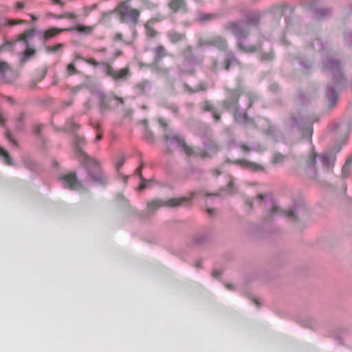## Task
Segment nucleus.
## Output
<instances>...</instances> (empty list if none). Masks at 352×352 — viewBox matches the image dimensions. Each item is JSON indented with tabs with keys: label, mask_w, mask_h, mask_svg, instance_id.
Masks as SVG:
<instances>
[{
	"label": "nucleus",
	"mask_w": 352,
	"mask_h": 352,
	"mask_svg": "<svg viewBox=\"0 0 352 352\" xmlns=\"http://www.w3.org/2000/svg\"><path fill=\"white\" fill-rule=\"evenodd\" d=\"M63 185L65 188L72 190H77L82 187V183L78 179L76 173H69L61 177Z\"/></svg>",
	"instance_id": "nucleus-9"
},
{
	"label": "nucleus",
	"mask_w": 352,
	"mask_h": 352,
	"mask_svg": "<svg viewBox=\"0 0 352 352\" xmlns=\"http://www.w3.org/2000/svg\"><path fill=\"white\" fill-rule=\"evenodd\" d=\"M96 52H100V53H105L107 52V48L101 47L100 49L96 50Z\"/></svg>",
	"instance_id": "nucleus-63"
},
{
	"label": "nucleus",
	"mask_w": 352,
	"mask_h": 352,
	"mask_svg": "<svg viewBox=\"0 0 352 352\" xmlns=\"http://www.w3.org/2000/svg\"><path fill=\"white\" fill-rule=\"evenodd\" d=\"M167 36L170 41L173 44L182 41L186 37V34L184 33L177 32L175 31L168 32Z\"/></svg>",
	"instance_id": "nucleus-19"
},
{
	"label": "nucleus",
	"mask_w": 352,
	"mask_h": 352,
	"mask_svg": "<svg viewBox=\"0 0 352 352\" xmlns=\"http://www.w3.org/2000/svg\"><path fill=\"white\" fill-rule=\"evenodd\" d=\"M245 202H246L247 205L250 207V208H252V204H253V203H252V201H250V199H247V200L245 201Z\"/></svg>",
	"instance_id": "nucleus-64"
},
{
	"label": "nucleus",
	"mask_w": 352,
	"mask_h": 352,
	"mask_svg": "<svg viewBox=\"0 0 352 352\" xmlns=\"http://www.w3.org/2000/svg\"><path fill=\"white\" fill-rule=\"evenodd\" d=\"M189 199L187 197L171 198L169 199H154L147 202L144 213L146 215H153L162 207H178L187 203Z\"/></svg>",
	"instance_id": "nucleus-2"
},
{
	"label": "nucleus",
	"mask_w": 352,
	"mask_h": 352,
	"mask_svg": "<svg viewBox=\"0 0 352 352\" xmlns=\"http://www.w3.org/2000/svg\"><path fill=\"white\" fill-rule=\"evenodd\" d=\"M157 121H158L159 124L162 126H163V127H166L167 126V124L166 122V120L163 118H159Z\"/></svg>",
	"instance_id": "nucleus-50"
},
{
	"label": "nucleus",
	"mask_w": 352,
	"mask_h": 352,
	"mask_svg": "<svg viewBox=\"0 0 352 352\" xmlns=\"http://www.w3.org/2000/svg\"><path fill=\"white\" fill-rule=\"evenodd\" d=\"M221 272L220 271H218V270H214L213 272H212V276L214 278H219L221 275Z\"/></svg>",
	"instance_id": "nucleus-59"
},
{
	"label": "nucleus",
	"mask_w": 352,
	"mask_h": 352,
	"mask_svg": "<svg viewBox=\"0 0 352 352\" xmlns=\"http://www.w3.org/2000/svg\"><path fill=\"white\" fill-rule=\"evenodd\" d=\"M164 139L167 142L168 146L172 142H175L188 156H196L202 159L210 157V155L206 150L199 149L195 151L192 146H188L186 143L185 138L179 135H170L168 133H165L164 135Z\"/></svg>",
	"instance_id": "nucleus-3"
},
{
	"label": "nucleus",
	"mask_w": 352,
	"mask_h": 352,
	"mask_svg": "<svg viewBox=\"0 0 352 352\" xmlns=\"http://www.w3.org/2000/svg\"><path fill=\"white\" fill-rule=\"evenodd\" d=\"M143 167H144V162L142 160H141L139 166L135 170V174L140 177V179L141 181L146 182V179L143 177L142 174V170Z\"/></svg>",
	"instance_id": "nucleus-36"
},
{
	"label": "nucleus",
	"mask_w": 352,
	"mask_h": 352,
	"mask_svg": "<svg viewBox=\"0 0 352 352\" xmlns=\"http://www.w3.org/2000/svg\"><path fill=\"white\" fill-rule=\"evenodd\" d=\"M92 126L98 131H100V124L98 122H91Z\"/></svg>",
	"instance_id": "nucleus-54"
},
{
	"label": "nucleus",
	"mask_w": 352,
	"mask_h": 352,
	"mask_svg": "<svg viewBox=\"0 0 352 352\" xmlns=\"http://www.w3.org/2000/svg\"><path fill=\"white\" fill-rule=\"evenodd\" d=\"M232 62L239 63L238 59L235 57L233 54H231L228 58H227L224 61V68L226 70L230 69V65Z\"/></svg>",
	"instance_id": "nucleus-28"
},
{
	"label": "nucleus",
	"mask_w": 352,
	"mask_h": 352,
	"mask_svg": "<svg viewBox=\"0 0 352 352\" xmlns=\"http://www.w3.org/2000/svg\"><path fill=\"white\" fill-rule=\"evenodd\" d=\"M6 138L10 142V144H13L15 146H18L16 140L14 138L12 133L10 131H7L6 132Z\"/></svg>",
	"instance_id": "nucleus-38"
},
{
	"label": "nucleus",
	"mask_w": 352,
	"mask_h": 352,
	"mask_svg": "<svg viewBox=\"0 0 352 352\" xmlns=\"http://www.w3.org/2000/svg\"><path fill=\"white\" fill-rule=\"evenodd\" d=\"M64 47V44L63 43H58L55 45H53V46H46L45 47V51L47 52V53H52V52H55L58 50H60L61 49H63Z\"/></svg>",
	"instance_id": "nucleus-31"
},
{
	"label": "nucleus",
	"mask_w": 352,
	"mask_h": 352,
	"mask_svg": "<svg viewBox=\"0 0 352 352\" xmlns=\"http://www.w3.org/2000/svg\"><path fill=\"white\" fill-rule=\"evenodd\" d=\"M148 9H155L158 7V3L152 0H140Z\"/></svg>",
	"instance_id": "nucleus-32"
},
{
	"label": "nucleus",
	"mask_w": 352,
	"mask_h": 352,
	"mask_svg": "<svg viewBox=\"0 0 352 352\" xmlns=\"http://www.w3.org/2000/svg\"><path fill=\"white\" fill-rule=\"evenodd\" d=\"M97 8V4H93L91 6H85L83 8V15L85 17H87L89 16V14H90V12L91 11H93L94 10L96 9Z\"/></svg>",
	"instance_id": "nucleus-37"
},
{
	"label": "nucleus",
	"mask_w": 352,
	"mask_h": 352,
	"mask_svg": "<svg viewBox=\"0 0 352 352\" xmlns=\"http://www.w3.org/2000/svg\"><path fill=\"white\" fill-rule=\"evenodd\" d=\"M327 96L329 98L331 106H333L336 104L338 99V94L336 92L335 89L332 87L328 88L327 91Z\"/></svg>",
	"instance_id": "nucleus-21"
},
{
	"label": "nucleus",
	"mask_w": 352,
	"mask_h": 352,
	"mask_svg": "<svg viewBox=\"0 0 352 352\" xmlns=\"http://www.w3.org/2000/svg\"><path fill=\"white\" fill-rule=\"evenodd\" d=\"M34 34V30H28L22 32L21 34L18 35L17 40L18 41H23L28 45V39L30 38L32 35Z\"/></svg>",
	"instance_id": "nucleus-25"
},
{
	"label": "nucleus",
	"mask_w": 352,
	"mask_h": 352,
	"mask_svg": "<svg viewBox=\"0 0 352 352\" xmlns=\"http://www.w3.org/2000/svg\"><path fill=\"white\" fill-rule=\"evenodd\" d=\"M212 116H213L215 121L218 122L220 120L221 116L216 111H212Z\"/></svg>",
	"instance_id": "nucleus-51"
},
{
	"label": "nucleus",
	"mask_w": 352,
	"mask_h": 352,
	"mask_svg": "<svg viewBox=\"0 0 352 352\" xmlns=\"http://www.w3.org/2000/svg\"><path fill=\"white\" fill-rule=\"evenodd\" d=\"M0 157H2L4 163L7 165L12 166L13 165V161L10 156L9 153L4 150L3 148L0 146Z\"/></svg>",
	"instance_id": "nucleus-23"
},
{
	"label": "nucleus",
	"mask_w": 352,
	"mask_h": 352,
	"mask_svg": "<svg viewBox=\"0 0 352 352\" xmlns=\"http://www.w3.org/2000/svg\"><path fill=\"white\" fill-rule=\"evenodd\" d=\"M114 98L118 100L120 104H124V100L123 98H120V97H118V96H115Z\"/></svg>",
	"instance_id": "nucleus-62"
},
{
	"label": "nucleus",
	"mask_w": 352,
	"mask_h": 352,
	"mask_svg": "<svg viewBox=\"0 0 352 352\" xmlns=\"http://www.w3.org/2000/svg\"><path fill=\"white\" fill-rule=\"evenodd\" d=\"M52 2L55 4L60 5L62 6L64 5L61 0H52Z\"/></svg>",
	"instance_id": "nucleus-61"
},
{
	"label": "nucleus",
	"mask_w": 352,
	"mask_h": 352,
	"mask_svg": "<svg viewBox=\"0 0 352 352\" xmlns=\"http://www.w3.org/2000/svg\"><path fill=\"white\" fill-rule=\"evenodd\" d=\"M82 60H83L84 62L89 64V65H91L94 67H97L99 65V63H98L94 58H82Z\"/></svg>",
	"instance_id": "nucleus-40"
},
{
	"label": "nucleus",
	"mask_w": 352,
	"mask_h": 352,
	"mask_svg": "<svg viewBox=\"0 0 352 352\" xmlns=\"http://www.w3.org/2000/svg\"><path fill=\"white\" fill-rule=\"evenodd\" d=\"M154 62L158 63L163 58L168 56L166 48L159 45L154 49Z\"/></svg>",
	"instance_id": "nucleus-18"
},
{
	"label": "nucleus",
	"mask_w": 352,
	"mask_h": 352,
	"mask_svg": "<svg viewBox=\"0 0 352 352\" xmlns=\"http://www.w3.org/2000/svg\"><path fill=\"white\" fill-rule=\"evenodd\" d=\"M86 143L85 138L76 137L74 146V153L76 157L82 162L89 159L90 157L81 148V146Z\"/></svg>",
	"instance_id": "nucleus-11"
},
{
	"label": "nucleus",
	"mask_w": 352,
	"mask_h": 352,
	"mask_svg": "<svg viewBox=\"0 0 352 352\" xmlns=\"http://www.w3.org/2000/svg\"><path fill=\"white\" fill-rule=\"evenodd\" d=\"M207 213L210 216H214L217 214V210L214 208H208L206 210Z\"/></svg>",
	"instance_id": "nucleus-49"
},
{
	"label": "nucleus",
	"mask_w": 352,
	"mask_h": 352,
	"mask_svg": "<svg viewBox=\"0 0 352 352\" xmlns=\"http://www.w3.org/2000/svg\"><path fill=\"white\" fill-rule=\"evenodd\" d=\"M35 54V50L34 49L27 47L26 50L24 52V56L26 58H29Z\"/></svg>",
	"instance_id": "nucleus-42"
},
{
	"label": "nucleus",
	"mask_w": 352,
	"mask_h": 352,
	"mask_svg": "<svg viewBox=\"0 0 352 352\" xmlns=\"http://www.w3.org/2000/svg\"><path fill=\"white\" fill-rule=\"evenodd\" d=\"M148 182V180H146V182L141 181V182H140V184L139 185V189L140 190L144 189L146 188V184H147Z\"/></svg>",
	"instance_id": "nucleus-57"
},
{
	"label": "nucleus",
	"mask_w": 352,
	"mask_h": 352,
	"mask_svg": "<svg viewBox=\"0 0 352 352\" xmlns=\"http://www.w3.org/2000/svg\"><path fill=\"white\" fill-rule=\"evenodd\" d=\"M201 107L204 111H213V105L208 100L204 101L201 104Z\"/></svg>",
	"instance_id": "nucleus-33"
},
{
	"label": "nucleus",
	"mask_w": 352,
	"mask_h": 352,
	"mask_svg": "<svg viewBox=\"0 0 352 352\" xmlns=\"http://www.w3.org/2000/svg\"><path fill=\"white\" fill-rule=\"evenodd\" d=\"M73 31H78L80 33H84L86 34H91L94 31L93 26H84V25H78L76 28H72Z\"/></svg>",
	"instance_id": "nucleus-24"
},
{
	"label": "nucleus",
	"mask_w": 352,
	"mask_h": 352,
	"mask_svg": "<svg viewBox=\"0 0 352 352\" xmlns=\"http://www.w3.org/2000/svg\"><path fill=\"white\" fill-rule=\"evenodd\" d=\"M341 149V146H336L333 148V151H335V153H333L332 151L327 154L322 155L320 156V158L322 161V164L324 166L331 168L333 166L334 162L336 160V153H338Z\"/></svg>",
	"instance_id": "nucleus-12"
},
{
	"label": "nucleus",
	"mask_w": 352,
	"mask_h": 352,
	"mask_svg": "<svg viewBox=\"0 0 352 352\" xmlns=\"http://www.w3.org/2000/svg\"><path fill=\"white\" fill-rule=\"evenodd\" d=\"M228 98L223 102V107L227 110L232 109L235 111L234 119L239 123H245L248 120V115H243L236 113L239 109V98L241 95L240 89H228Z\"/></svg>",
	"instance_id": "nucleus-4"
},
{
	"label": "nucleus",
	"mask_w": 352,
	"mask_h": 352,
	"mask_svg": "<svg viewBox=\"0 0 352 352\" xmlns=\"http://www.w3.org/2000/svg\"><path fill=\"white\" fill-rule=\"evenodd\" d=\"M225 29L232 32L238 38L237 46L238 48L247 53L255 52L258 49L254 45L245 47L243 45L241 38H245L248 35V32L244 30L241 25L236 22H230L225 25Z\"/></svg>",
	"instance_id": "nucleus-7"
},
{
	"label": "nucleus",
	"mask_w": 352,
	"mask_h": 352,
	"mask_svg": "<svg viewBox=\"0 0 352 352\" xmlns=\"http://www.w3.org/2000/svg\"><path fill=\"white\" fill-rule=\"evenodd\" d=\"M114 40L115 41H122V35L120 32H117L114 35Z\"/></svg>",
	"instance_id": "nucleus-53"
},
{
	"label": "nucleus",
	"mask_w": 352,
	"mask_h": 352,
	"mask_svg": "<svg viewBox=\"0 0 352 352\" xmlns=\"http://www.w3.org/2000/svg\"><path fill=\"white\" fill-rule=\"evenodd\" d=\"M214 17V14H201L199 15V19L202 21L210 20Z\"/></svg>",
	"instance_id": "nucleus-41"
},
{
	"label": "nucleus",
	"mask_w": 352,
	"mask_h": 352,
	"mask_svg": "<svg viewBox=\"0 0 352 352\" xmlns=\"http://www.w3.org/2000/svg\"><path fill=\"white\" fill-rule=\"evenodd\" d=\"M122 54V52L121 50H116L114 53V58H116L118 56Z\"/></svg>",
	"instance_id": "nucleus-60"
},
{
	"label": "nucleus",
	"mask_w": 352,
	"mask_h": 352,
	"mask_svg": "<svg viewBox=\"0 0 352 352\" xmlns=\"http://www.w3.org/2000/svg\"><path fill=\"white\" fill-rule=\"evenodd\" d=\"M325 68L331 70L334 75L336 74L339 75V76H334L336 78L335 82L338 85L342 82L343 76L340 72V63L338 61L335 60H327L325 63Z\"/></svg>",
	"instance_id": "nucleus-10"
},
{
	"label": "nucleus",
	"mask_w": 352,
	"mask_h": 352,
	"mask_svg": "<svg viewBox=\"0 0 352 352\" xmlns=\"http://www.w3.org/2000/svg\"><path fill=\"white\" fill-rule=\"evenodd\" d=\"M157 22L155 19H151L144 24L146 34L149 38H154L158 35V32L154 28V24Z\"/></svg>",
	"instance_id": "nucleus-16"
},
{
	"label": "nucleus",
	"mask_w": 352,
	"mask_h": 352,
	"mask_svg": "<svg viewBox=\"0 0 352 352\" xmlns=\"http://www.w3.org/2000/svg\"><path fill=\"white\" fill-rule=\"evenodd\" d=\"M67 127H68V129H72V130L78 129H79V127H80V126H79L78 124H76L74 122V120H69V121L67 122Z\"/></svg>",
	"instance_id": "nucleus-43"
},
{
	"label": "nucleus",
	"mask_w": 352,
	"mask_h": 352,
	"mask_svg": "<svg viewBox=\"0 0 352 352\" xmlns=\"http://www.w3.org/2000/svg\"><path fill=\"white\" fill-rule=\"evenodd\" d=\"M168 8L174 12L180 10L187 11V6L184 0H170L168 3Z\"/></svg>",
	"instance_id": "nucleus-17"
},
{
	"label": "nucleus",
	"mask_w": 352,
	"mask_h": 352,
	"mask_svg": "<svg viewBox=\"0 0 352 352\" xmlns=\"http://www.w3.org/2000/svg\"><path fill=\"white\" fill-rule=\"evenodd\" d=\"M317 154L315 152L310 153L308 159L307 160L306 164L309 167L314 166L316 163Z\"/></svg>",
	"instance_id": "nucleus-30"
},
{
	"label": "nucleus",
	"mask_w": 352,
	"mask_h": 352,
	"mask_svg": "<svg viewBox=\"0 0 352 352\" xmlns=\"http://www.w3.org/2000/svg\"><path fill=\"white\" fill-rule=\"evenodd\" d=\"M6 118L5 117V115L3 112V111H1L0 109V123L1 124H4L6 123Z\"/></svg>",
	"instance_id": "nucleus-47"
},
{
	"label": "nucleus",
	"mask_w": 352,
	"mask_h": 352,
	"mask_svg": "<svg viewBox=\"0 0 352 352\" xmlns=\"http://www.w3.org/2000/svg\"><path fill=\"white\" fill-rule=\"evenodd\" d=\"M272 58H273V55L271 53H263L261 55V60H272Z\"/></svg>",
	"instance_id": "nucleus-45"
},
{
	"label": "nucleus",
	"mask_w": 352,
	"mask_h": 352,
	"mask_svg": "<svg viewBox=\"0 0 352 352\" xmlns=\"http://www.w3.org/2000/svg\"><path fill=\"white\" fill-rule=\"evenodd\" d=\"M25 6L24 3L21 1H17L15 4V7L16 9H22Z\"/></svg>",
	"instance_id": "nucleus-56"
},
{
	"label": "nucleus",
	"mask_w": 352,
	"mask_h": 352,
	"mask_svg": "<svg viewBox=\"0 0 352 352\" xmlns=\"http://www.w3.org/2000/svg\"><path fill=\"white\" fill-rule=\"evenodd\" d=\"M235 164L241 166L242 168L250 170L252 171H261L263 170V167L256 163L248 161L246 160H238Z\"/></svg>",
	"instance_id": "nucleus-13"
},
{
	"label": "nucleus",
	"mask_w": 352,
	"mask_h": 352,
	"mask_svg": "<svg viewBox=\"0 0 352 352\" xmlns=\"http://www.w3.org/2000/svg\"><path fill=\"white\" fill-rule=\"evenodd\" d=\"M184 87L185 90L190 94L197 93L201 91H206L207 89L206 82L203 81L199 82L197 86H196L195 88L190 87L186 83L184 84Z\"/></svg>",
	"instance_id": "nucleus-20"
},
{
	"label": "nucleus",
	"mask_w": 352,
	"mask_h": 352,
	"mask_svg": "<svg viewBox=\"0 0 352 352\" xmlns=\"http://www.w3.org/2000/svg\"><path fill=\"white\" fill-rule=\"evenodd\" d=\"M285 158H286L285 155L280 154L279 153H276L273 155L272 159V162L274 164H280L284 162Z\"/></svg>",
	"instance_id": "nucleus-27"
},
{
	"label": "nucleus",
	"mask_w": 352,
	"mask_h": 352,
	"mask_svg": "<svg viewBox=\"0 0 352 352\" xmlns=\"http://www.w3.org/2000/svg\"><path fill=\"white\" fill-rule=\"evenodd\" d=\"M257 202L261 207L266 210L264 219L266 221L272 219L276 216H283L290 220H295V211L294 210H284L278 207L271 195H259Z\"/></svg>",
	"instance_id": "nucleus-1"
},
{
	"label": "nucleus",
	"mask_w": 352,
	"mask_h": 352,
	"mask_svg": "<svg viewBox=\"0 0 352 352\" xmlns=\"http://www.w3.org/2000/svg\"><path fill=\"white\" fill-rule=\"evenodd\" d=\"M102 65L104 67L105 73L107 76L112 78L114 80L126 79L130 74V70L128 67L115 70L113 67L108 63H102Z\"/></svg>",
	"instance_id": "nucleus-8"
},
{
	"label": "nucleus",
	"mask_w": 352,
	"mask_h": 352,
	"mask_svg": "<svg viewBox=\"0 0 352 352\" xmlns=\"http://www.w3.org/2000/svg\"><path fill=\"white\" fill-rule=\"evenodd\" d=\"M125 157L122 154H120L118 156L116 162V168L118 171L119 169L122 166L125 162Z\"/></svg>",
	"instance_id": "nucleus-35"
},
{
	"label": "nucleus",
	"mask_w": 352,
	"mask_h": 352,
	"mask_svg": "<svg viewBox=\"0 0 352 352\" xmlns=\"http://www.w3.org/2000/svg\"><path fill=\"white\" fill-rule=\"evenodd\" d=\"M207 44L215 46L221 50H225L228 46L226 39L221 36L212 37L207 41Z\"/></svg>",
	"instance_id": "nucleus-15"
},
{
	"label": "nucleus",
	"mask_w": 352,
	"mask_h": 352,
	"mask_svg": "<svg viewBox=\"0 0 352 352\" xmlns=\"http://www.w3.org/2000/svg\"><path fill=\"white\" fill-rule=\"evenodd\" d=\"M6 67L7 65L6 63L0 62V74H1L4 72Z\"/></svg>",
	"instance_id": "nucleus-55"
},
{
	"label": "nucleus",
	"mask_w": 352,
	"mask_h": 352,
	"mask_svg": "<svg viewBox=\"0 0 352 352\" xmlns=\"http://www.w3.org/2000/svg\"><path fill=\"white\" fill-rule=\"evenodd\" d=\"M56 19H76L78 18V15L74 12H65L60 15L54 16Z\"/></svg>",
	"instance_id": "nucleus-29"
},
{
	"label": "nucleus",
	"mask_w": 352,
	"mask_h": 352,
	"mask_svg": "<svg viewBox=\"0 0 352 352\" xmlns=\"http://www.w3.org/2000/svg\"><path fill=\"white\" fill-rule=\"evenodd\" d=\"M25 23V21L24 20L19 19V20H10L8 23L10 25H14L22 24V23Z\"/></svg>",
	"instance_id": "nucleus-46"
},
{
	"label": "nucleus",
	"mask_w": 352,
	"mask_h": 352,
	"mask_svg": "<svg viewBox=\"0 0 352 352\" xmlns=\"http://www.w3.org/2000/svg\"><path fill=\"white\" fill-rule=\"evenodd\" d=\"M129 0L120 2L116 8L121 22L130 21L134 25L137 24L140 16V12L136 8H132L129 4Z\"/></svg>",
	"instance_id": "nucleus-5"
},
{
	"label": "nucleus",
	"mask_w": 352,
	"mask_h": 352,
	"mask_svg": "<svg viewBox=\"0 0 352 352\" xmlns=\"http://www.w3.org/2000/svg\"><path fill=\"white\" fill-rule=\"evenodd\" d=\"M206 148L209 151H212L213 152L216 153L218 151L219 148L217 146L214 144H212L210 146H206Z\"/></svg>",
	"instance_id": "nucleus-48"
},
{
	"label": "nucleus",
	"mask_w": 352,
	"mask_h": 352,
	"mask_svg": "<svg viewBox=\"0 0 352 352\" xmlns=\"http://www.w3.org/2000/svg\"><path fill=\"white\" fill-rule=\"evenodd\" d=\"M88 169V173L91 179L99 185H105L108 179L103 172L100 162L94 158L84 161Z\"/></svg>",
	"instance_id": "nucleus-6"
},
{
	"label": "nucleus",
	"mask_w": 352,
	"mask_h": 352,
	"mask_svg": "<svg viewBox=\"0 0 352 352\" xmlns=\"http://www.w3.org/2000/svg\"><path fill=\"white\" fill-rule=\"evenodd\" d=\"M102 138V133L100 131H97V135H96V137L95 138V142H98L100 141Z\"/></svg>",
	"instance_id": "nucleus-52"
},
{
	"label": "nucleus",
	"mask_w": 352,
	"mask_h": 352,
	"mask_svg": "<svg viewBox=\"0 0 352 352\" xmlns=\"http://www.w3.org/2000/svg\"><path fill=\"white\" fill-rule=\"evenodd\" d=\"M351 166H352V156H351L350 157H349L346 160L344 165L342 167V174L344 177H346L349 176V175L351 172Z\"/></svg>",
	"instance_id": "nucleus-22"
},
{
	"label": "nucleus",
	"mask_w": 352,
	"mask_h": 352,
	"mask_svg": "<svg viewBox=\"0 0 352 352\" xmlns=\"http://www.w3.org/2000/svg\"><path fill=\"white\" fill-rule=\"evenodd\" d=\"M259 20V16L258 14H254L252 19L248 20V23L249 25H256Z\"/></svg>",
	"instance_id": "nucleus-44"
},
{
	"label": "nucleus",
	"mask_w": 352,
	"mask_h": 352,
	"mask_svg": "<svg viewBox=\"0 0 352 352\" xmlns=\"http://www.w3.org/2000/svg\"><path fill=\"white\" fill-rule=\"evenodd\" d=\"M246 97L249 101L248 108H251L254 104V102L257 100L258 97L256 94L253 93H247Z\"/></svg>",
	"instance_id": "nucleus-34"
},
{
	"label": "nucleus",
	"mask_w": 352,
	"mask_h": 352,
	"mask_svg": "<svg viewBox=\"0 0 352 352\" xmlns=\"http://www.w3.org/2000/svg\"><path fill=\"white\" fill-rule=\"evenodd\" d=\"M240 148L245 153H248L250 151L248 146L243 144L240 145Z\"/></svg>",
	"instance_id": "nucleus-58"
},
{
	"label": "nucleus",
	"mask_w": 352,
	"mask_h": 352,
	"mask_svg": "<svg viewBox=\"0 0 352 352\" xmlns=\"http://www.w3.org/2000/svg\"><path fill=\"white\" fill-rule=\"evenodd\" d=\"M66 73L67 76H71L75 74H78L79 72L75 67V65L73 63H71L67 66Z\"/></svg>",
	"instance_id": "nucleus-26"
},
{
	"label": "nucleus",
	"mask_w": 352,
	"mask_h": 352,
	"mask_svg": "<svg viewBox=\"0 0 352 352\" xmlns=\"http://www.w3.org/2000/svg\"><path fill=\"white\" fill-rule=\"evenodd\" d=\"M148 85V82H140L138 83L137 85H136V88L138 89V91H140L141 93H144L145 91V89L146 88Z\"/></svg>",
	"instance_id": "nucleus-39"
},
{
	"label": "nucleus",
	"mask_w": 352,
	"mask_h": 352,
	"mask_svg": "<svg viewBox=\"0 0 352 352\" xmlns=\"http://www.w3.org/2000/svg\"><path fill=\"white\" fill-rule=\"evenodd\" d=\"M73 28H52L47 30H45L43 35V38L44 40H47L51 38L56 35L63 32H72Z\"/></svg>",
	"instance_id": "nucleus-14"
}]
</instances>
